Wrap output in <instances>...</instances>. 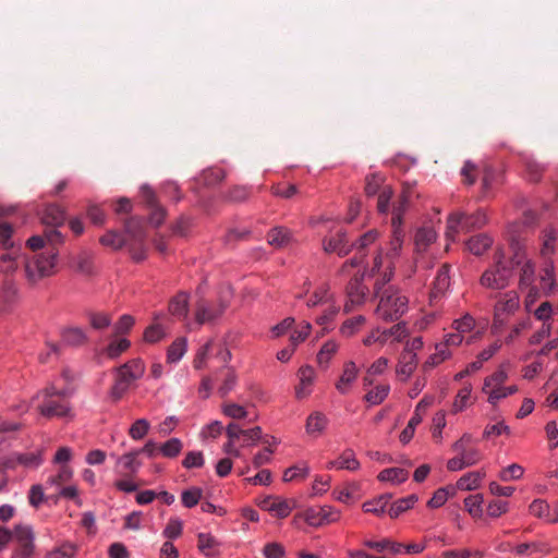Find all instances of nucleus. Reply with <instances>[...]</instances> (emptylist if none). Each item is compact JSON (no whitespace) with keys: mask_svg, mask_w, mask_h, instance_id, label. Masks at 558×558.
Here are the masks:
<instances>
[{"mask_svg":"<svg viewBox=\"0 0 558 558\" xmlns=\"http://www.w3.org/2000/svg\"><path fill=\"white\" fill-rule=\"evenodd\" d=\"M220 542L210 533L197 534V548L206 558H218L221 553L217 549Z\"/></svg>","mask_w":558,"mask_h":558,"instance_id":"obj_21","label":"nucleus"},{"mask_svg":"<svg viewBox=\"0 0 558 558\" xmlns=\"http://www.w3.org/2000/svg\"><path fill=\"white\" fill-rule=\"evenodd\" d=\"M392 227V238L390 241V250L388 253V257L395 258L399 254V250L402 246L403 238H404V231L401 226H391Z\"/></svg>","mask_w":558,"mask_h":558,"instance_id":"obj_60","label":"nucleus"},{"mask_svg":"<svg viewBox=\"0 0 558 558\" xmlns=\"http://www.w3.org/2000/svg\"><path fill=\"white\" fill-rule=\"evenodd\" d=\"M61 339L64 345L83 347L88 343L86 331L77 326H68L61 329Z\"/></svg>","mask_w":558,"mask_h":558,"instance_id":"obj_19","label":"nucleus"},{"mask_svg":"<svg viewBox=\"0 0 558 558\" xmlns=\"http://www.w3.org/2000/svg\"><path fill=\"white\" fill-rule=\"evenodd\" d=\"M472 385L470 383L465 384L456 396V399L452 404L451 413L457 414L459 412L464 411L468 405V400L471 397Z\"/></svg>","mask_w":558,"mask_h":558,"instance_id":"obj_48","label":"nucleus"},{"mask_svg":"<svg viewBox=\"0 0 558 558\" xmlns=\"http://www.w3.org/2000/svg\"><path fill=\"white\" fill-rule=\"evenodd\" d=\"M487 223L486 214L478 209L473 214L453 211L447 218V240L454 241L459 232H471L483 228Z\"/></svg>","mask_w":558,"mask_h":558,"instance_id":"obj_5","label":"nucleus"},{"mask_svg":"<svg viewBox=\"0 0 558 558\" xmlns=\"http://www.w3.org/2000/svg\"><path fill=\"white\" fill-rule=\"evenodd\" d=\"M332 300L333 296L329 293V286L324 283L319 286L307 299L306 306L311 308L322 304H327Z\"/></svg>","mask_w":558,"mask_h":558,"instance_id":"obj_39","label":"nucleus"},{"mask_svg":"<svg viewBox=\"0 0 558 558\" xmlns=\"http://www.w3.org/2000/svg\"><path fill=\"white\" fill-rule=\"evenodd\" d=\"M485 476L484 470L468 472L457 481V487L460 490H475L481 487V482Z\"/></svg>","mask_w":558,"mask_h":558,"instance_id":"obj_26","label":"nucleus"},{"mask_svg":"<svg viewBox=\"0 0 558 558\" xmlns=\"http://www.w3.org/2000/svg\"><path fill=\"white\" fill-rule=\"evenodd\" d=\"M228 306V301L220 298L217 302L199 300L195 306V323L197 325L208 324L222 315Z\"/></svg>","mask_w":558,"mask_h":558,"instance_id":"obj_9","label":"nucleus"},{"mask_svg":"<svg viewBox=\"0 0 558 558\" xmlns=\"http://www.w3.org/2000/svg\"><path fill=\"white\" fill-rule=\"evenodd\" d=\"M329 418L320 411L312 412L305 422V430L308 435H320L328 427Z\"/></svg>","mask_w":558,"mask_h":558,"instance_id":"obj_23","label":"nucleus"},{"mask_svg":"<svg viewBox=\"0 0 558 558\" xmlns=\"http://www.w3.org/2000/svg\"><path fill=\"white\" fill-rule=\"evenodd\" d=\"M182 466L186 470L201 469L205 464L203 451H189L181 462Z\"/></svg>","mask_w":558,"mask_h":558,"instance_id":"obj_59","label":"nucleus"},{"mask_svg":"<svg viewBox=\"0 0 558 558\" xmlns=\"http://www.w3.org/2000/svg\"><path fill=\"white\" fill-rule=\"evenodd\" d=\"M44 449L36 452L17 453V461L25 468H38L44 462Z\"/></svg>","mask_w":558,"mask_h":558,"instance_id":"obj_51","label":"nucleus"},{"mask_svg":"<svg viewBox=\"0 0 558 558\" xmlns=\"http://www.w3.org/2000/svg\"><path fill=\"white\" fill-rule=\"evenodd\" d=\"M523 474L524 468L518 463H512L499 471L498 478L502 482L517 481L522 478Z\"/></svg>","mask_w":558,"mask_h":558,"instance_id":"obj_55","label":"nucleus"},{"mask_svg":"<svg viewBox=\"0 0 558 558\" xmlns=\"http://www.w3.org/2000/svg\"><path fill=\"white\" fill-rule=\"evenodd\" d=\"M415 183L404 182L399 198L392 204L391 226H402V216L409 207L410 199L414 195Z\"/></svg>","mask_w":558,"mask_h":558,"instance_id":"obj_12","label":"nucleus"},{"mask_svg":"<svg viewBox=\"0 0 558 558\" xmlns=\"http://www.w3.org/2000/svg\"><path fill=\"white\" fill-rule=\"evenodd\" d=\"M359 368L353 361L343 364V372L336 383V389L340 395L349 393L352 384L356 380Z\"/></svg>","mask_w":558,"mask_h":558,"instance_id":"obj_18","label":"nucleus"},{"mask_svg":"<svg viewBox=\"0 0 558 558\" xmlns=\"http://www.w3.org/2000/svg\"><path fill=\"white\" fill-rule=\"evenodd\" d=\"M136 376L130 369L121 371L119 374V379L110 388V396L114 401H118L122 398L123 393L126 391L130 380L135 379Z\"/></svg>","mask_w":558,"mask_h":558,"instance_id":"obj_28","label":"nucleus"},{"mask_svg":"<svg viewBox=\"0 0 558 558\" xmlns=\"http://www.w3.org/2000/svg\"><path fill=\"white\" fill-rule=\"evenodd\" d=\"M87 319L95 330H104L111 326V315L106 312H88Z\"/></svg>","mask_w":558,"mask_h":558,"instance_id":"obj_45","label":"nucleus"},{"mask_svg":"<svg viewBox=\"0 0 558 558\" xmlns=\"http://www.w3.org/2000/svg\"><path fill=\"white\" fill-rule=\"evenodd\" d=\"M19 252L20 247L16 250H11L9 253H4L0 255V272L5 276H12L19 269Z\"/></svg>","mask_w":558,"mask_h":558,"instance_id":"obj_31","label":"nucleus"},{"mask_svg":"<svg viewBox=\"0 0 558 558\" xmlns=\"http://www.w3.org/2000/svg\"><path fill=\"white\" fill-rule=\"evenodd\" d=\"M291 232L283 227L272 228L267 234L268 243L277 248L287 246L291 242Z\"/></svg>","mask_w":558,"mask_h":558,"instance_id":"obj_32","label":"nucleus"},{"mask_svg":"<svg viewBox=\"0 0 558 558\" xmlns=\"http://www.w3.org/2000/svg\"><path fill=\"white\" fill-rule=\"evenodd\" d=\"M182 534H183V521L178 517L170 518L168 524L166 525V527L162 531L163 537H166L167 539L173 541V539L181 537Z\"/></svg>","mask_w":558,"mask_h":558,"instance_id":"obj_54","label":"nucleus"},{"mask_svg":"<svg viewBox=\"0 0 558 558\" xmlns=\"http://www.w3.org/2000/svg\"><path fill=\"white\" fill-rule=\"evenodd\" d=\"M519 308V295L514 291H509L502 294L501 300L496 305V313L504 312L507 314L513 313Z\"/></svg>","mask_w":558,"mask_h":558,"instance_id":"obj_40","label":"nucleus"},{"mask_svg":"<svg viewBox=\"0 0 558 558\" xmlns=\"http://www.w3.org/2000/svg\"><path fill=\"white\" fill-rule=\"evenodd\" d=\"M418 363L416 351H401L396 367V373L401 376V381H407L412 373L416 369Z\"/></svg>","mask_w":558,"mask_h":558,"instance_id":"obj_15","label":"nucleus"},{"mask_svg":"<svg viewBox=\"0 0 558 558\" xmlns=\"http://www.w3.org/2000/svg\"><path fill=\"white\" fill-rule=\"evenodd\" d=\"M529 512L538 519H544L546 523L548 517H551L549 504L547 500L541 498H536L531 502L529 506Z\"/></svg>","mask_w":558,"mask_h":558,"instance_id":"obj_50","label":"nucleus"},{"mask_svg":"<svg viewBox=\"0 0 558 558\" xmlns=\"http://www.w3.org/2000/svg\"><path fill=\"white\" fill-rule=\"evenodd\" d=\"M452 328L454 331L445 336L447 347L473 345L483 335L482 330L475 329V320L470 314L456 319Z\"/></svg>","mask_w":558,"mask_h":558,"instance_id":"obj_6","label":"nucleus"},{"mask_svg":"<svg viewBox=\"0 0 558 558\" xmlns=\"http://www.w3.org/2000/svg\"><path fill=\"white\" fill-rule=\"evenodd\" d=\"M121 222L123 223V230L121 233L110 230L100 236L99 242L104 246H108L113 250L129 247L133 259L138 260L140 256L135 250V246L138 241L140 219L135 216H132L129 218H122Z\"/></svg>","mask_w":558,"mask_h":558,"instance_id":"obj_2","label":"nucleus"},{"mask_svg":"<svg viewBox=\"0 0 558 558\" xmlns=\"http://www.w3.org/2000/svg\"><path fill=\"white\" fill-rule=\"evenodd\" d=\"M58 251L56 247H46L45 251L34 253L25 260V275L31 283H37L54 274Z\"/></svg>","mask_w":558,"mask_h":558,"instance_id":"obj_4","label":"nucleus"},{"mask_svg":"<svg viewBox=\"0 0 558 558\" xmlns=\"http://www.w3.org/2000/svg\"><path fill=\"white\" fill-rule=\"evenodd\" d=\"M423 417L421 413H413L407 426L399 435V440L402 445H408L414 437L416 427L422 423Z\"/></svg>","mask_w":558,"mask_h":558,"instance_id":"obj_44","label":"nucleus"},{"mask_svg":"<svg viewBox=\"0 0 558 558\" xmlns=\"http://www.w3.org/2000/svg\"><path fill=\"white\" fill-rule=\"evenodd\" d=\"M519 390L517 385H510V386H499L497 389H494L489 392L487 401L494 407H497V402L500 399H505L509 396H512L517 393Z\"/></svg>","mask_w":558,"mask_h":558,"instance_id":"obj_56","label":"nucleus"},{"mask_svg":"<svg viewBox=\"0 0 558 558\" xmlns=\"http://www.w3.org/2000/svg\"><path fill=\"white\" fill-rule=\"evenodd\" d=\"M183 449V442L180 438L172 437L166 440L165 442H160L159 452L160 456L167 459H174L180 456Z\"/></svg>","mask_w":558,"mask_h":558,"instance_id":"obj_38","label":"nucleus"},{"mask_svg":"<svg viewBox=\"0 0 558 558\" xmlns=\"http://www.w3.org/2000/svg\"><path fill=\"white\" fill-rule=\"evenodd\" d=\"M289 502L287 498L281 496H276L274 502L269 506V512L274 513L277 519H286L291 513V508H289Z\"/></svg>","mask_w":558,"mask_h":558,"instance_id":"obj_53","label":"nucleus"},{"mask_svg":"<svg viewBox=\"0 0 558 558\" xmlns=\"http://www.w3.org/2000/svg\"><path fill=\"white\" fill-rule=\"evenodd\" d=\"M436 240V232L430 227L420 228L414 238V244L417 252H424L429 244Z\"/></svg>","mask_w":558,"mask_h":558,"instance_id":"obj_37","label":"nucleus"},{"mask_svg":"<svg viewBox=\"0 0 558 558\" xmlns=\"http://www.w3.org/2000/svg\"><path fill=\"white\" fill-rule=\"evenodd\" d=\"M450 265L442 264L441 267L437 271V276L433 283V289L430 292L432 299L440 298L450 286Z\"/></svg>","mask_w":558,"mask_h":558,"instance_id":"obj_22","label":"nucleus"},{"mask_svg":"<svg viewBox=\"0 0 558 558\" xmlns=\"http://www.w3.org/2000/svg\"><path fill=\"white\" fill-rule=\"evenodd\" d=\"M512 278V265L510 256L507 257L501 248L494 254L493 265L481 276L480 283L492 290H502L510 284Z\"/></svg>","mask_w":558,"mask_h":558,"instance_id":"obj_3","label":"nucleus"},{"mask_svg":"<svg viewBox=\"0 0 558 558\" xmlns=\"http://www.w3.org/2000/svg\"><path fill=\"white\" fill-rule=\"evenodd\" d=\"M13 228L7 222L0 223V246L4 251L16 250L15 243L12 241Z\"/></svg>","mask_w":558,"mask_h":558,"instance_id":"obj_61","label":"nucleus"},{"mask_svg":"<svg viewBox=\"0 0 558 558\" xmlns=\"http://www.w3.org/2000/svg\"><path fill=\"white\" fill-rule=\"evenodd\" d=\"M510 264L512 265V272L519 268V288L535 287V264L532 259L527 258L525 247L520 241L512 240L510 243Z\"/></svg>","mask_w":558,"mask_h":558,"instance_id":"obj_7","label":"nucleus"},{"mask_svg":"<svg viewBox=\"0 0 558 558\" xmlns=\"http://www.w3.org/2000/svg\"><path fill=\"white\" fill-rule=\"evenodd\" d=\"M66 213L65 210L56 204L48 205L44 213L41 220L47 226L59 227L65 222Z\"/></svg>","mask_w":558,"mask_h":558,"instance_id":"obj_25","label":"nucleus"},{"mask_svg":"<svg viewBox=\"0 0 558 558\" xmlns=\"http://www.w3.org/2000/svg\"><path fill=\"white\" fill-rule=\"evenodd\" d=\"M510 367V363L502 362L499 367L490 375L484 379L483 392H486V388L492 385V383H496L497 385L504 384L508 379L507 369Z\"/></svg>","mask_w":558,"mask_h":558,"instance_id":"obj_47","label":"nucleus"},{"mask_svg":"<svg viewBox=\"0 0 558 558\" xmlns=\"http://www.w3.org/2000/svg\"><path fill=\"white\" fill-rule=\"evenodd\" d=\"M135 320L130 315H122L112 326L111 341L107 349H129L131 342L124 337L133 327Z\"/></svg>","mask_w":558,"mask_h":558,"instance_id":"obj_11","label":"nucleus"},{"mask_svg":"<svg viewBox=\"0 0 558 558\" xmlns=\"http://www.w3.org/2000/svg\"><path fill=\"white\" fill-rule=\"evenodd\" d=\"M514 553L519 556L525 555L529 551H538V553H549L550 547L549 544L546 542H531V543H521L518 544L513 548Z\"/></svg>","mask_w":558,"mask_h":558,"instance_id":"obj_52","label":"nucleus"},{"mask_svg":"<svg viewBox=\"0 0 558 558\" xmlns=\"http://www.w3.org/2000/svg\"><path fill=\"white\" fill-rule=\"evenodd\" d=\"M310 474V466L307 465V462H302V466L299 464L292 465L284 470L282 475V481L284 483L298 481V480H305Z\"/></svg>","mask_w":558,"mask_h":558,"instance_id":"obj_43","label":"nucleus"},{"mask_svg":"<svg viewBox=\"0 0 558 558\" xmlns=\"http://www.w3.org/2000/svg\"><path fill=\"white\" fill-rule=\"evenodd\" d=\"M169 323L170 319L166 315H156L154 317L153 323L145 328L142 339L147 344L157 343L160 339H162L166 336Z\"/></svg>","mask_w":558,"mask_h":558,"instance_id":"obj_13","label":"nucleus"},{"mask_svg":"<svg viewBox=\"0 0 558 558\" xmlns=\"http://www.w3.org/2000/svg\"><path fill=\"white\" fill-rule=\"evenodd\" d=\"M39 413L46 418L52 417H69L73 420L75 414L73 413L69 404H61L57 401H46L38 407Z\"/></svg>","mask_w":558,"mask_h":558,"instance_id":"obj_16","label":"nucleus"},{"mask_svg":"<svg viewBox=\"0 0 558 558\" xmlns=\"http://www.w3.org/2000/svg\"><path fill=\"white\" fill-rule=\"evenodd\" d=\"M390 392L389 385H377L375 390H369L363 397V400L367 402L369 405H379L381 404Z\"/></svg>","mask_w":558,"mask_h":558,"instance_id":"obj_42","label":"nucleus"},{"mask_svg":"<svg viewBox=\"0 0 558 558\" xmlns=\"http://www.w3.org/2000/svg\"><path fill=\"white\" fill-rule=\"evenodd\" d=\"M222 413L233 420H245L247 417V410L238 403H223L221 407Z\"/></svg>","mask_w":558,"mask_h":558,"instance_id":"obj_62","label":"nucleus"},{"mask_svg":"<svg viewBox=\"0 0 558 558\" xmlns=\"http://www.w3.org/2000/svg\"><path fill=\"white\" fill-rule=\"evenodd\" d=\"M298 375L300 378V387L295 388V397L298 399H302V386H308L313 384L315 378V369L313 366L306 364L299 368Z\"/></svg>","mask_w":558,"mask_h":558,"instance_id":"obj_46","label":"nucleus"},{"mask_svg":"<svg viewBox=\"0 0 558 558\" xmlns=\"http://www.w3.org/2000/svg\"><path fill=\"white\" fill-rule=\"evenodd\" d=\"M80 547L77 544L63 541L59 546L48 550L45 554V558H74Z\"/></svg>","mask_w":558,"mask_h":558,"instance_id":"obj_30","label":"nucleus"},{"mask_svg":"<svg viewBox=\"0 0 558 558\" xmlns=\"http://www.w3.org/2000/svg\"><path fill=\"white\" fill-rule=\"evenodd\" d=\"M286 547L279 542H269L264 545L263 555L265 558H284Z\"/></svg>","mask_w":558,"mask_h":558,"instance_id":"obj_64","label":"nucleus"},{"mask_svg":"<svg viewBox=\"0 0 558 558\" xmlns=\"http://www.w3.org/2000/svg\"><path fill=\"white\" fill-rule=\"evenodd\" d=\"M17 453L0 458V492L4 490L9 483L8 470H15L17 466Z\"/></svg>","mask_w":558,"mask_h":558,"instance_id":"obj_41","label":"nucleus"},{"mask_svg":"<svg viewBox=\"0 0 558 558\" xmlns=\"http://www.w3.org/2000/svg\"><path fill=\"white\" fill-rule=\"evenodd\" d=\"M312 330V325L307 322H301L298 326L294 325L290 332L291 344L296 347L305 341Z\"/></svg>","mask_w":558,"mask_h":558,"instance_id":"obj_49","label":"nucleus"},{"mask_svg":"<svg viewBox=\"0 0 558 558\" xmlns=\"http://www.w3.org/2000/svg\"><path fill=\"white\" fill-rule=\"evenodd\" d=\"M203 488L199 486H191L181 492V504L184 508L192 509L196 507L203 499Z\"/></svg>","mask_w":558,"mask_h":558,"instance_id":"obj_35","label":"nucleus"},{"mask_svg":"<svg viewBox=\"0 0 558 558\" xmlns=\"http://www.w3.org/2000/svg\"><path fill=\"white\" fill-rule=\"evenodd\" d=\"M509 511V501L501 499H493L487 505V515L489 518H499Z\"/></svg>","mask_w":558,"mask_h":558,"instance_id":"obj_63","label":"nucleus"},{"mask_svg":"<svg viewBox=\"0 0 558 558\" xmlns=\"http://www.w3.org/2000/svg\"><path fill=\"white\" fill-rule=\"evenodd\" d=\"M392 271L385 272L383 281L375 283L374 290L379 302L376 308L378 318L386 322L398 320L408 311V299L393 286L385 288L391 278Z\"/></svg>","mask_w":558,"mask_h":558,"instance_id":"obj_1","label":"nucleus"},{"mask_svg":"<svg viewBox=\"0 0 558 558\" xmlns=\"http://www.w3.org/2000/svg\"><path fill=\"white\" fill-rule=\"evenodd\" d=\"M407 337L405 329L401 324L396 325L389 330H374L371 336L364 339L365 345H396L397 343H401L402 340Z\"/></svg>","mask_w":558,"mask_h":558,"instance_id":"obj_10","label":"nucleus"},{"mask_svg":"<svg viewBox=\"0 0 558 558\" xmlns=\"http://www.w3.org/2000/svg\"><path fill=\"white\" fill-rule=\"evenodd\" d=\"M446 427V411L439 410L433 417L432 437L435 442L440 444L442 440V429Z\"/></svg>","mask_w":558,"mask_h":558,"instance_id":"obj_57","label":"nucleus"},{"mask_svg":"<svg viewBox=\"0 0 558 558\" xmlns=\"http://www.w3.org/2000/svg\"><path fill=\"white\" fill-rule=\"evenodd\" d=\"M142 205L147 211V223L159 227L167 216L166 209L159 204L155 192L147 185H142Z\"/></svg>","mask_w":558,"mask_h":558,"instance_id":"obj_8","label":"nucleus"},{"mask_svg":"<svg viewBox=\"0 0 558 558\" xmlns=\"http://www.w3.org/2000/svg\"><path fill=\"white\" fill-rule=\"evenodd\" d=\"M409 477V472L402 468H387L380 471L377 475V480L381 483L390 482L393 485H400L404 483Z\"/></svg>","mask_w":558,"mask_h":558,"instance_id":"obj_27","label":"nucleus"},{"mask_svg":"<svg viewBox=\"0 0 558 558\" xmlns=\"http://www.w3.org/2000/svg\"><path fill=\"white\" fill-rule=\"evenodd\" d=\"M484 495L482 493H477L474 495H469L464 498V510L473 518L481 519L483 517V505Z\"/></svg>","mask_w":558,"mask_h":558,"instance_id":"obj_33","label":"nucleus"},{"mask_svg":"<svg viewBox=\"0 0 558 558\" xmlns=\"http://www.w3.org/2000/svg\"><path fill=\"white\" fill-rule=\"evenodd\" d=\"M323 245L325 252L337 253L339 256H345L351 252V244H349L347 233L342 231L328 239H324Z\"/></svg>","mask_w":558,"mask_h":558,"instance_id":"obj_17","label":"nucleus"},{"mask_svg":"<svg viewBox=\"0 0 558 558\" xmlns=\"http://www.w3.org/2000/svg\"><path fill=\"white\" fill-rule=\"evenodd\" d=\"M417 501V494H410L405 497H401L390 505L387 513L391 519H398L402 513L413 509Z\"/></svg>","mask_w":558,"mask_h":558,"instance_id":"obj_24","label":"nucleus"},{"mask_svg":"<svg viewBox=\"0 0 558 558\" xmlns=\"http://www.w3.org/2000/svg\"><path fill=\"white\" fill-rule=\"evenodd\" d=\"M367 293V288L363 286V276H355L347 286L348 302L344 305V311L350 312L354 305L361 304Z\"/></svg>","mask_w":558,"mask_h":558,"instance_id":"obj_14","label":"nucleus"},{"mask_svg":"<svg viewBox=\"0 0 558 558\" xmlns=\"http://www.w3.org/2000/svg\"><path fill=\"white\" fill-rule=\"evenodd\" d=\"M327 469L357 471L361 468L360 461L355 457V452L351 448H347L337 460H331L326 464Z\"/></svg>","mask_w":558,"mask_h":558,"instance_id":"obj_20","label":"nucleus"},{"mask_svg":"<svg viewBox=\"0 0 558 558\" xmlns=\"http://www.w3.org/2000/svg\"><path fill=\"white\" fill-rule=\"evenodd\" d=\"M327 304L328 306L324 310L323 314L316 318V324L322 327L320 335H324V332L329 329L331 323L340 311L339 305H337L333 300Z\"/></svg>","mask_w":558,"mask_h":558,"instance_id":"obj_36","label":"nucleus"},{"mask_svg":"<svg viewBox=\"0 0 558 558\" xmlns=\"http://www.w3.org/2000/svg\"><path fill=\"white\" fill-rule=\"evenodd\" d=\"M493 242V239L488 234L480 233L471 236L466 241V248L472 254L480 256L492 246Z\"/></svg>","mask_w":558,"mask_h":558,"instance_id":"obj_29","label":"nucleus"},{"mask_svg":"<svg viewBox=\"0 0 558 558\" xmlns=\"http://www.w3.org/2000/svg\"><path fill=\"white\" fill-rule=\"evenodd\" d=\"M187 300L189 296L184 292L178 293L174 298L169 302V312L172 316L182 319L187 315Z\"/></svg>","mask_w":558,"mask_h":558,"instance_id":"obj_34","label":"nucleus"},{"mask_svg":"<svg viewBox=\"0 0 558 558\" xmlns=\"http://www.w3.org/2000/svg\"><path fill=\"white\" fill-rule=\"evenodd\" d=\"M453 355V351H435V353L430 354L427 360L423 364V371L428 372L446 360H450Z\"/></svg>","mask_w":558,"mask_h":558,"instance_id":"obj_58","label":"nucleus"}]
</instances>
